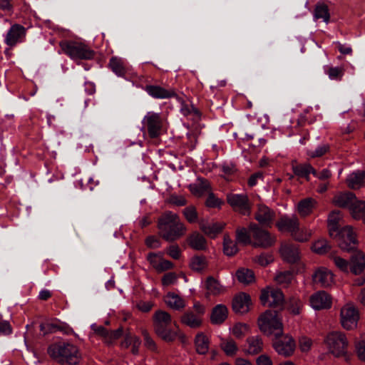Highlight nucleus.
<instances>
[{
    "mask_svg": "<svg viewBox=\"0 0 365 365\" xmlns=\"http://www.w3.org/2000/svg\"><path fill=\"white\" fill-rule=\"evenodd\" d=\"M158 229L159 235L168 242L180 239L187 232V227L179 216L171 211H166L160 216Z\"/></svg>",
    "mask_w": 365,
    "mask_h": 365,
    "instance_id": "f257e3e1",
    "label": "nucleus"
},
{
    "mask_svg": "<svg viewBox=\"0 0 365 365\" xmlns=\"http://www.w3.org/2000/svg\"><path fill=\"white\" fill-rule=\"evenodd\" d=\"M51 358L61 365H77L81 360L79 348L70 342L53 344L48 348Z\"/></svg>",
    "mask_w": 365,
    "mask_h": 365,
    "instance_id": "f03ea898",
    "label": "nucleus"
},
{
    "mask_svg": "<svg viewBox=\"0 0 365 365\" xmlns=\"http://www.w3.org/2000/svg\"><path fill=\"white\" fill-rule=\"evenodd\" d=\"M153 327L156 334L166 341H172L178 336V327L173 322L170 314L165 311L155 312Z\"/></svg>",
    "mask_w": 365,
    "mask_h": 365,
    "instance_id": "7ed1b4c3",
    "label": "nucleus"
},
{
    "mask_svg": "<svg viewBox=\"0 0 365 365\" xmlns=\"http://www.w3.org/2000/svg\"><path fill=\"white\" fill-rule=\"evenodd\" d=\"M333 203L340 207L349 208L353 218L361 220L365 224V201L357 200L352 192L336 194L333 198Z\"/></svg>",
    "mask_w": 365,
    "mask_h": 365,
    "instance_id": "20e7f679",
    "label": "nucleus"
},
{
    "mask_svg": "<svg viewBox=\"0 0 365 365\" xmlns=\"http://www.w3.org/2000/svg\"><path fill=\"white\" fill-rule=\"evenodd\" d=\"M259 330L267 336H279L283 332L282 319L276 311L267 310L258 319Z\"/></svg>",
    "mask_w": 365,
    "mask_h": 365,
    "instance_id": "39448f33",
    "label": "nucleus"
},
{
    "mask_svg": "<svg viewBox=\"0 0 365 365\" xmlns=\"http://www.w3.org/2000/svg\"><path fill=\"white\" fill-rule=\"evenodd\" d=\"M59 46L61 51L73 61L91 60L95 52L87 44L78 41H63Z\"/></svg>",
    "mask_w": 365,
    "mask_h": 365,
    "instance_id": "423d86ee",
    "label": "nucleus"
},
{
    "mask_svg": "<svg viewBox=\"0 0 365 365\" xmlns=\"http://www.w3.org/2000/svg\"><path fill=\"white\" fill-rule=\"evenodd\" d=\"M324 344L329 353L334 357H346L348 339L344 333L341 331L329 332L324 339Z\"/></svg>",
    "mask_w": 365,
    "mask_h": 365,
    "instance_id": "0eeeda50",
    "label": "nucleus"
},
{
    "mask_svg": "<svg viewBox=\"0 0 365 365\" xmlns=\"http://www.w3.org/2000/svg\"><path fill=\"white\" fill-rule=\"evenodd\" d=\"M340 323L346 330H353L357 327L359 313L357 308L351 303L344 304L340 311Z\"/></svg>",
    "mask_w": 365,
    "mask_h": 365,
    "instance_id": "6e6552de",
    "label": "nucleus"
},
{
    "mask_svg": "<svg viewBox=\"0 0 365 365\" xmlns=\"http://www.w3.org/2000/svg\"><path fill=\"white\" fill-rule=\"evenodd\" d=\"M142 124L151 138H155L161 134L163 119L160 113L149 111L143 117Z\"/></svg>",
    "mask_w": 365,
    "mask_h": 365,
    "instance_id": "1a4fd4ad",
    "label": "nucleus"
},
{
    "mask_svg": "<svg viewBox=\"0 0 365 365\" xmlns=\"http://www.w3.org/2000/svg\"><path fill=\"white\" fill-rule=\"evenodd\" d=\"M332 237L337 240L338 245L341 250L349 252L354 249L356 239L352 227L349 225L342 227Z\"/></svg>",
    "mask_w": 365,
    "mask_h": 365,
    "instance_id": "9d476101",
    "label": "nucleus"
},
{
    "mask_svg": "<svg viewBox=\"0 0 365 365\" xmlns=\"http://www.w3.org/2000/svg\"><path fill=\"white\" fill-rule=\"evenodd\" d=\"M250 231L254 240L253 246L267 248L274 245L275 238L266 230L259 227L256 224L250 225Z\"/></svg>",
    "mask_w": 365,
    "mask_h": 365,
    "instance_id": "9b49d317",
    "label": "nucleus"
},
{
    "mask_svg": "<svg viewBox=\"0 0 365 365\" xmlns=\"http://www.w3.org/2000/svg\"><path fill=\"white\" fill-rule=\"evenodd\" d=\"M260 300L263 305L279 307L284 304V297L279 289L267 287L262 291Z\"/></svg>",
    "mask_w": 365,
    "mask_h": 365,
    "instance_id": "f8f14e48",
    "label": "nucleus"
},
{
    "mask_svg": "<svg viewBox=\"0 0 365 365\" xmlns=\"http://www.w3.org/2000/svg\"><path fill=\"white\" fill-rule=\"evenodd\" d=\"M274 338L273 347L279 355L284 356L292 355L296 345L294 340L290 335H284L282 333L281 336H274Z\"/></svg>",
    "mask_w": 365,
    "mask_h": 365,
    "instance_id": "ddd939ff",
    "label": "nucleus"
},
{
    "mask_svg": "<svg viewBox=\"0 0 365 365\" xmlns=\"http://www.w3.org/2000/svg\"><path fill=\"white\" fill-rule=\"evenodd\" d=\"M26 30L18 24L12 25L6 33L4 38L5 43L10 48L14 47L18 43L25 40Z\"/></svg>",
    "mask_w": 365,
    "mask_h": 365,
    "instance_id": "4468645a",
    "label": "nucleus"
},
{
    "mask_svg": "<svg viewBox=\"0 0 365 365\" xmlns=\"http://www.w3.org/2000/svg\"><path fill=\"white\" fill-rule=\"evenodd\" d=\"M227 200L235 210L243 215L250 213V207L247 195L230 193L227 195Z\"/></svg>",
    "mask_w": 365,
    "mask_h": 365,
    "instance_id": "2eb2a0df",
    "label": "nucleus"
},
{
    "mask_svg": "<svg viewBox=\"0 0 365 365\" xmlns=\"http://www.w3.org/2000/svg\"><path fill=\"white\" fill-rule=\"evenodd\" d=\"M311 307L315 310L327 309L331 307L332 299L324 291H319L310 297Z\"/></svg>",
    "mask_w": 365,
    "mask_h": 365,
    "instance_id": "dca6fc26",
    "label": "nucleus"
},
{
    "mask_svg": "<svg viewBox=\"0 0 365 365\" xmlns=\"http://www.w3.org/2000/svg\"><path fill=\"white\" fill-rule=\"evenodd\" d=\"M300 225L299 218L295 215H283L277 221L276 226L281 232H289L292 235Z\"/></svg>",
    "mask_w": 365,
    "mask_h": 365,
    "instance_id": "f3484780",
    "label": "nucleus"
},
{
    "mask_svg": "<svg viewBox=\"0 0 365 365\" xmlns=\"http://www.w3.org/2000/svg\"><path fill=\"white\" fill-rule=\"evenodd\" d=\"M252 304L250 296L245 292H240L232 299V309L240 314H245L250 310Z\"/></svg>",
    "mask_w": 365,
    "mask_h": 365,
    "instance_id": "a211bd4d",
    "label": "nucleus"
},
{
    "mask_svg": "<svg viewBox=\"0 0 365 365\" xmlns=\"http://www.w3.org/2000/svg\"><path fill=\"white\" fill-rule=\"evenodd\" d=\"M313 282L322 287H328L334 284L333 273L325 267L318 268L312 275Z\"/></svg>",
    "mask_w": 365,
    "mask_h": 365,
    "instance_id": "6ab92c4d",
    "label": "nucleus"
},
{
    "mask_svg": "<svg viewBox=\"0 0 365 365\" xmlns=\"http://www.w3.org/2000/svg\"><path fill=\"white\" fill-rule=\"evenodd\" d=\"M275 213L265 205H259L255 213V219L262 225L270 226Z\"/></svg>",
    "mask_w": 365,
    "mask_h": 365,
    "instance_id": "aec40b11",
    "label": "nucleus"
},
{
    "mask_svg": "<svg viewBox=\"0 0 365 365\" xmlns=\"http://www.w3.org/2000/svg\"><path fill=\"white\" fill-rule=\"evenodd\" d=\"M145 91L154 98L165 99L175 96V92L173 89H166L160 86L148 85L145 86Z\"/></svg>",
    "mask_w": 365,
    "mask_h": 365,
    "instance_id": "412c9836",
    "label": "nucleus"
},
{
    "mask_svg": "<svg viewBox=\"0 0 365 365\" xmlns=\"http://www.w3.org/2000/svg\"><path fill=\"white\" fill-rule=\"evenodd\" d=\"M263 349V341L259 336H250L246 339L244 351L247 354L256 355Z\"/></svg>",
    "mask_w": 365,
    "mask_h": 365,
    "instance_id": "4be33fe9",
    "label": "nucleus"
},
{
    "mask_svg": "<svg viewBox=\"0 0 365 365\" xmlns=\"http://www.w3.org/2000/svg\"><path fill=\"white\" fill-rule=\"evenodd\" d=\"M342 214L340 211H332L328 216L327 223L329 235L334 237L343 225Z\"/></svg>",
    "mask_w": 365,
    "mask_h": 365,
    "instance_id": "5701e85b",
    "label": "nucleus"
},
{
    "mask_svg": "<svg viewBox=\"0 0 365 365\" xmlns=\"http://www.w3.org/2000/svg\"><path fill=\"white\" fill-rule=\"evenodd\" d=\"M189 190L195 196L201 197L211 191V186L208 180L198 178L195 182L189 185Z\"/></svg>",
    "mask_w": 365,
    "mask_h": 365,
    "instance_id": "b1692460",
    "label": "nucleus"
},
{
    "mask_svg": "<svg viewBox=\"0 0 365 365\" xmlns=\"http://www.w3.org/2000/svg\"><path fill=\"white\" fill-rule=\"evenodd\" d=\"M282 258L289 263H294L299 259L298 247L292 244H284L280 249Z\"/></svg>",
    "mask_w": 365,
    "mask_h": 365,
    "instance_id": "393cba45",
    "label": "nucleus"
},
{
    "mask_svg": "<svg viewBox=\"0 0 365 365\" xmlns=\"http://www.w3.org/2000/svg\"><path fill=\"white\" fill-rule=\"evenodd\" d=\"M180 320L183 324L192 329L199 328L202 323V318L192 310H187L182 315Z\"/></svg>",
    "mask_w": 365,
    "mask_h": 365,
    "instance_id": "a878e982",
    "label": "nucleus"
},
{
    "mask_svg": "<svg viewBox=\"0 0 365 365\" xmlns=\"http://www.w3.org/2000/svg\"><path fill=\"white\" fill-rule=\"evenodd\" d=\"M365 267V255L361 252H355L351 257L350 269L354 274H359Z\"/></svg>",
    "mask_w": 365,
    "mask_h": 365,
    "instance_id": "bb28decb",
    "label": "nucleus"
},
{
    "mask_svg": "<svg viewBox=\"0 0 365 365\" xmlns=\"http://www.w3.org/2000/svg\"><path fill=\"white\" fill-rule=\"evenodd\" d=\"M227 315L228 310L227 307L221 304H217L212 309L210 316L211 322L213 324H221L227 319Z\"/></svg>",
    "mask_w": 365,
    "mask_h": 365,
    "instance_id": "cd10ccee",
    "label": "nucleus"
},
{
    "mask_svg": "<svg viewBox=\"0 0 365 365\" xmlns=\"http://www.w3.org/2000/svg\"><path fill=\"white\" fill-rule=\"evenodd\" d=\"M224 227L225 224L222 222H202L200 225V230L210 238H215L219 233L222 232Z\"/></svg>",
    "mask_w": 365,
    "mask_h": 365,
    "instance_id": "c85d7f7f",
    "label": "nucleus"
},
{
    "mask_svg": "<svg viewBox=\"0 0 365 365\" xmlns=\"http://www.w3.org/2000/svg\"><path fill=\"white\" fill-rule=\"evenodd\" d=\"M165 304L173 309L181 310L185 307V301L174 292H168L165 297Z\"/></svg>",
    "mask_w": 365,
    "mask_h": 365,
    "instance_id": "c756f323",
    "label": "nucleus"
},
{
    "mask_svg": "<svg viewBox=\"0 0 365 365\" xmlns=\"http://www.w3.org/2000/svg\"><path fill=\"white\" fill-rule=\"evenodd\" d=\"M189 246L195 250H205L207 248V241L200 233L195 232L187 237Z\"/></svg>",
    "mask_w": 365,
    "mask_h": 365,
    "instance_id": "7c9ffc66",
    "label": "nucleus"
},
{
    "mask_svg": "<svg viewBox=\"0 0 365 365\" xmlns=\"http://www.w3.org/2000/svg\"><path fill=\"white\" fill-rule=\"evenodd\" d=\"M349 187L359 189L365 183V172L356 171L349 175L346 179Z\"/></svg>",
    "mask_w": 365,
    "mask_h": 365,
    "instance_id": "2f4dec72",
    "label": "nucleus"
},
{
    "mask_svg": "<svg viewBox=\"0 0 365 365\" xmlns=\"http://www.w3.org/2000/svg\"><path fill=\"white\" fill-rule=\"evenodd\" d=\"M316 204V200L311 197L302 200L297 204V212L302 217H306L312 212Z\"/></svg>",
    "mask_w": 365,
    "mask_h": 365,
    "instance_id": "473e14b6",
    "label": "nucleus"
},
{
    "mask_svg": "<svg viewBox=\"0 0 365 365\" xmlns=\"http://www.w3.org/2000/svg\"><path fill=\"white\" fill-rule=\"evenodd\" d=\"M109 66L117 76H123L127 72V65L125 60L113 56L110 59Z\"/></svg>",
    "mask_w": 365,
    "mask_h": 365,
    "instance_id": "72a5a7b5",
    "label": "nucleus"
},
{
    "mask_svg": "<svg viewBox=\"0 0 365 365\" xmlns=\"http://www.w3.org/2000/svg\"><path fill=\"white\" fill-rule=\"evenodd\" d=\"M292 170L294 173L301 178H305L309 180V175L312 173L316 175V170L310 164L292 165Z\"/></svg>",
    "mask_w": 365,
    "mask_h": 365,
    "instance_id": "f704fd0d",
    "label": "nucleus"
},
{
    "mask_svg": "<svg viewBox=\"0 0 365 365\" xmlns=\"http://www.w3.org/2000/svg\"><path fill=\"white\" fill-rule=\"evenodd\" d=\"M196 351L200 354H205L209 350L210 340L203 333H199L195 340Z\"/></svg>",
    "mask_w": 365,
    "mask_h": 365,
    "instance_id": "c9c22d12",
    "label": "nucleus"
},
{
    "mask_svg": "<svg viewBox=\"0 0 365 365\" xmlns=\"http://www.w3.org/2000/svg\"><path fill=\"white\" fill-rule=\"evenodd\" d=\"M230 333L237 339H242L250 331L248 324L237 322L230 329Z\"/></svg>",
    "mask_w": 365,
    "mask_h": 365,
    "instance_id": "e433bc0d",
    "label": "nucleus"
},
{
    "mask_svg": "<svg viewBox=\"0 0 365 365\" xmlns=\"http://www.w3.org/2000/svg\"><path fill=\"white\" fill-rule=\"evenodd\" d=\"M207 292L212 295H218L224 292L225 289L220 282L212 277L207 279L205 282Z\"/></svg>",
    "mask_w": 365,
    "mask_h": 365,
    "instance_id": "4c0bfd02",
    "label": "nucleus"
},
{
    "mask_svg": "<svg viewBox=\"0 0 365 365\" xmlns=\"http://www.w3.org/2000/svg\"><path fill=\"white\" fill-rule=\"evenodd\" d=\"M220 347L226 355L229 356H235L238 351L237 345L232 338L222 339L221 340Z\"/></svg>",
    "mask_w": 365,
    "mask_h": 365,
    "instance_id": "58836bf2",
    "label": "nucleus"
},
{
    "mask_svg": "<svg viewBox=\"0 0 365 365\" xmlns=\"http://www.w3.org/2000/svg\"><path fill=\"white\" fill-rule=\"evenodd\" d=\"M236 277L240 283L249 284L255 281V274L252 270L240 268L236 272Z\"/></svg>",
    "mask_w": 365,
    "mask_h": 365,
    "instance_id": "ea45409f",
    "label": "nucleus"
},
{
    "mask_svg": "<svg viewBox=\"0 0 365 365\" xmlns=\"http://www.w3.org/2000/svg\"><path fill=\"white\" fill-rule=\"evenodd\" d=\"M223 251L227 256H233L238 252L236 242L232 241L228 235L224 236Z\"/></svg>",
    "mask_w": 365,
    "mask_h": 365,
    "instance_id": "a19ab883",
    "label": "nucleus"
},
{
    "mask_svg": "<svg viewBox=\"0 0 365 365\" xmlns=\"http://www.w3.org/2000/svg\"><path fill=\"white\" fill-rule=\"evenodd\" d=\"M312 235V232L311 230L307 227H301L299 225L298 229L292 235V237L297 241L303 242L309 240Z\"/></svg>",
    "mask_w": 365,
    "mask_h": 365,
    "instance_id": "79ce46f5",
    "label": "nucleus"
},
{
    "mask_svg": "<svg viewBox=\"0 0 365 365\" xmlns=\"http://www.w3.org/2000/svg\"><path fill=\"white\" fill-rule=\"evenodd\" d=\"M294 274L292 272L285 271L278 273L274 280L276 282L283 287H287L292 281Z\"/></svg>",
    "mask_w": 365,
    "mask_h": 365,
    "instance_id": "37998d69",
    "label": "nucleus"
},
{
    "mask_svg": "<svg viewBox=\"0 0 365 365\" xmlns=\"http://www.w3.org/2000/svg\"><path fill=\"white\" fill-rule=\"evenodd\" d=\"M314 17L322 19L324 22L327 23L330 17L328 6L324 4H318L314 9Z\"/></svg>",
    "mask_w": 365,
    "mask_h": 365,
    "instance_id": "c03bdc74",
    "label": "nucleus"
},
{
    "mask_svg": "<svg viewBox=\"0 0 365 365\" xmlns=\"http://www.w3.org/2000/svg\"><path fill=\"white\" fill-rule=\"evenodd\" d=\"M302 307L303 303L299 298L293 297L289 299L287 308L292 314H299Z\"/></svg>",
    "mask_w": 365,
    "mask_h": 365,
    "instance_id": "a18cd8bd",
    "label": "nucleus"
},
{
    "mask_svg": "<svg viewBox=\"0 0 365 365\" xmlns=\"http://www.w3.org/2000/svg\"><path fill=\"white\" fill-rule=\"evenodd\" d=\"M355 351L359 359L365 361V334H361L356 341Z\"/></svg>",
    "mask_w": 365,
    "mask_h": 365,
    "instance_id": "49530a36",
    "label": "nucleus"
},
{
    "mask_svg": "<svg viewBox=\"0 0 365 365\" xmlns=\"http://www.w3.org/2000/svg\"><path fill=\"white\" fill-rule=\"evenodd\" d=\"M329 249L330 246L325 240H319L316 241L312 247V251L319 255L327 253Z\"/></svg>",
    "mask_w": 365,
    "mask_h": 365,
    "instance_id": "de8ad7c7",
    "label": "nucleus"
},
{
    "mask_svg": "<svg viewBox=\"0 0 365 365\" xmlns=\"http://www.w3.org/2000/svg\"><path fill=\"white\" fill-rule=\"evenodd\" d=\"M236 240L237 242L243 245L251 243L250 235L245 227H240L236 230Z\"/></svg>",
    "mask_w": 365,
    "mask_h": 365,
    "instance_id": "09e8293b",
    "label": "nucleus"
},
{
    "mask_svg": "<svg viewBox=\"0 0 365 365\" xmlns=\"http://www.w3.org/2000/svg\"><path fill=\"white\" fill-rule=\"evenodd\" d=\"M207 266V262L205 257L196 256L192 258L190 267L192 270L200 272Z\"/></svg>",
    "mask_w": 365,
    "mask_h": 365,
    "instance_id": "8fccbe9b",
    "label": "nucleus"
},
{
    "mask_svg": "<svg viewBox=\"0 0 365 365\" xmlns=\"http://www.w3.org/2000/svg\"><path fill=\"white\" fill-rule=\"evenodd\" d=\"M182 214L187 221L190 223L196 222L198 219V215L194 206H188L185 207L182 211Z\"/></svg>",
    "mask_w": 365,
    "mask_h": 365,
    "instance_id": "3c124183",
    "label": "nucleus"
},
{
    "mask_svg": "<svg viewBox=\"0 0 365 365\" xmlns=\"http://www.w3.org/2000/svg\"><path fill=\"white\" fill-rule=\"evenodd\" d=\"M333 260L334 264L336 267L344 272H348L349 269L350 268V264L349 262L339 256L332 255L331 257Z\"/></svg>",
    "mask_w": 365,
    "mask_h": 365,
    "instance_id": "603ef678",
    "label": "nucleus"
},
{
    "mask_svg": "<svg viewBox=\"0 0 365 365\" xmlns=\"http://www.w3.org/2000/svg\"><path fill=\"white\" fill-rule=\"evenodd\" d=\"M325 72L331 80H340L344 73L343 69L339 67H329Z\"/></svg>",
    "mask_w": 365,
    "mask_h": 365,
    "instance_id": "864d4df0",
    "label": "nucleus"
},
{
    "mask_svg": "<svg viewBox=\"0 0 365 365\" xmlns=\"http://www.w3.org/2000/svg\"><path fill=\"white\" fill-rule=\"evenodd\" d=\"M222 201L216 197L211 191L208 193V197L205 201V205L208 207H220Z\"/></svg>",
    "mask_w": 365,
    "mask_h": 365,
    "instance_id": "5fc2aeb1",
    "label": "nucleus"
},
{
    "mask_svg": "<svg viewBox=\"0 0 365 365\" xmlns=\"http://www.w3.org/2000/svg\"><path fill=\"white\" fill-rule=\"evenodd\" d=\"M177 275L175 272H168L163 275L161 282L164 287H168L174 284L177 282Z\"/></svg>",
    "mask_w": 365,
    "mask_h": 365,
    "instance_id": "6e6d98bb",
    "label": "nucleus"
},
{
    "mask_svg": "<svg viewBox=\"0 0 365 365\" xmlns=\"http://www.w3.org/2000/svg\"><path fill=\"white\" fill-rule=\"evenodd\" d=\"M329 149L327 144H322L319 145L314 150L309 151V155L312 158L321 157L324 155Z\"/></svg>",
    "mask_w": 365,
    "mask_h": 365,
    "instance_id": "4d7b16f0",
    "label": "nucleus"
},
{
    "mask_svg": "<svg viewBox=\"0 0 365 365\" xmlns=\"http://www.w3.org/2000/svg\"><path fill=\"white\" fill-rule=\"evenodd\" d=\"M141 334L143 336V339H144V344L145 346L152 350V351H154L156 349V344L155 343V341L153 340V339L151 338V336H150V334H148V332L147 331V330L145 329H143L142 331H141Z\"/></svg>",
    "mask_w": 365,
    "mask_h": 365,
    "instance_id": "13d9d810",
    "label": "nucleus"
},
{
    "mask_svg": "<svg viewBox=\"0 0 365 365\" xmlns=\"http://www.w3.org/2000/svg\"><path fill=\"white\" fill-rule=\"evenodd\" d=\"M299 348L302 351L307 352L312 346V340L307 336H302L299 341Z\"/></svg>",
    "mask_w": 365,
    "mask_h": 365,
    "instance_id": "bf43d9fd",
    "label": "nucleus"
},
{
    "mask_svg": "<svg viewBox=\"0 0 365 365\" xmlns=\"http://www.w3.org/2000/svg\"><path fill=\"white\" fill-rule=\"evenodd\" d=\"M167 254L174 259H178L181 257V251L177 245H172L167 248Z\"/></svg>",
    "mask_w": 365,
    "mask_h": 365,
    "instance_id": "052dcab7",
    "label": "nucleus"
},
{
    "mask_svg": "<svg viewBox=\"0 0 365 365\" xmlns=\"http://www.w3.org/2000/svg\"><path fill=\"white\" fill-rule=\"evenodd\" d=\"M145 242L147 247L151 249H156L161 246L160 240L157 237L153 235L148 236L145 239Z\"/></svg>",
    "mask_w": 365,
    "mask_h": 365,
    "instance_id": "680f3d73",
    "label": "nucleus"
},
{
    "mask_svg": "<svg viewBox=\"0 0 365 365\" xmlns=\"http://www.w3.org/2000/svg\"><path fill=\"white\" fill-rule=\"evenodd\" d=\"M309 113V109L307 108L299 115L297 122L298 125L302 126L307 122L309 123H312L315 121L314 119H311L309 117H308Z\"/></svg>",
    "mask_w": 365,
    "mask_h": 365,
    "instance_id": "e2e57ef3",
    "label": "nucleus"
},
{
    "mask_svg": "<svg viewBox=\"0 0 365 365\" xmlns=\"http://www.w3.org/2000/svg\"><path fill=\"white\" fill-rule=\"evenodd\" d=\"M160 256L155 253H149L147 256V259L153 267L157 271L160 261L161 259Z\"/></svg>",
    "mask_w": 365,
    "mask_h": 365,
    "instance_id": "0e129e2a",
    "label": "nucleus"
},
{
    "mask_svg": "<svg viewBox=\"0 0 365 365\" xmlns=\"http://www.w3.org/2000/svg\"><path fill=\"white\" fill-rule=\"evenodd\" d=\"M173 267V263L169 260L165 259L161 257L159 265L157 269V272H162L168 269H171Z\"/></svg>",
    "mask_w": 365,
    "mask_h": 365,
    "instance_id": "69168bd1",
    "label": "nucleus"
},
{
    "mask_svg": "<svg viewBox=\"0 0 365 365\" xmlns=\"http://www.w3.org/2000/svg\"><path fill=\"white\" fill-rule=\"evenodd\" d=\"M222 171L226 175H232L237 171V169L235 164L225 163L222 165Z\"/></svg>",
    "mask_w": 365,
    "mask_h": 365,
    "instance_id": "338daca9",
    "label": "nucleus"
},
{
    "mask_svg": "<svg viewBox=\"0 0 365 365\" xmlns=\"http://www.w3.org/2000/svg\"><path fill=\"white\" fill-rule=\"evenodd\" d=\"M273 261L272 255L262 254L257 257V262L262 266H266Z\"/></svg>",
    "mask_w": 365,
    "mask_h": 365,
    "instance_id": "774afa93",
    "label": "nucleus"
}]
</instances>
